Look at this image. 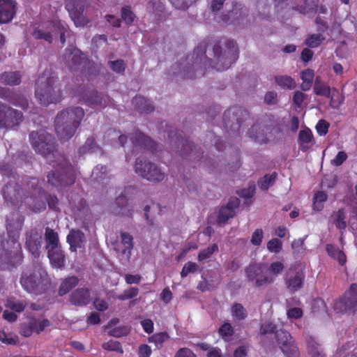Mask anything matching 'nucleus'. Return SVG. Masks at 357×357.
Masks as SVG:
<instances>
[{
    "label": "nucleus",
    "instance_id": "8",
    "mask_svg": "<svg viewBox=\"0 0 357 357\" xmlns=\"http://www.w3.org/2000/svg\"><path fill=\"white\" fill-rule=\"evenodd\" d=\"M168 137L170 139V143L172 145V149L174 146L181 145V151L174 150L176 152L178 151L179 155L184 159L190 160L192 161H199L202 158L203 152L201 151L199 148H197L195 144L189 141L188 139H183L182 134L183 132L178 130L176 128L172 129V128L167 131Z\"/></svg>",
    "mask_w": 357,
    "mask_h": 357
},
{
    "label": "nucleus",
    "instance_id": "64",
    "mask_svg": "<svg viewBox=\"0 0 357 357\" xmlns=\"http://www.w3.org/2000/svg\"><path fill=\"white\" fill-rule=\"evenodd\" d=\"M174 357H197V356L190 349L183 347L176 352Z\"/></svg>",
    "mask_w": 357,
    "mask_h": 357
},
{
    "label": "nucleus",
    "instance_id": "63",
    "mask_svg": "<svg viewBox=\"0 0 357 357\" xmlns=\"http://www.w3.org/2000/svg\"><path fill=\"white\" fill-rule=\"evenodd\" d=\"M284 268V266L282 262L274 261L269 265L268 271L271 275H278L283 271Z\"/></svg>",
    "mask_w": 357,
    "mask_h": 357
},
{
    "label": "nucleus",
    "instance_id": "40",
    "mask_svg": "<svg viewBox=\"0 0 357 357\" xmlns=\"http://www.w3.org/2000/svg\"><path fill=\"white\" fill-rule=\"evenodd\" d=\"M313 138V135L310 129L305 128L300 130L298 133V141L301 142V149L303 151H305L307 149V146L303 145V144H309L311 142Z\"/></svg>",
    "mask_w": 357,
    "mask_h": 357
},
{
    "label": "nucleus",
    "instance_id": "32",
    "mask_svg": "<svg viewBox=\"0 0 357 357\" xmlns=\"http://www.w3.org/2000/svg\"><path fill=\"white\" fill-rule=\"evenodd\" d=\"M333 222L335 227L340 230H344L347 228V222L345 221L346 215L344 208H340L333 214Z\"/></svg>",
    "mask_w": 357,
    "mask_h": 357
},
{
    "label": "nucleus",
    "instance_id": "30",
    "mask_svg": "<svg viewBox=\"0 0 357 357\" xmlns=\"http://www.w3.org/2000/svg\"><path fill=\"white\" fill-rule=\"evenodd\" d=\"M275 83L282 89H294L296 83L294 78L289 75H277L275 77Z\"/></svg>",
    "mask_w": 357,
    "mask_h": 357
},
{
    "label": "nucleus",
    "instance_id": "29",
    "mask_svg": "<svg viewBox=\"0 0 357 357\" xmlns=\"http://www.w3.org/2000/svg\"><path fill=\"white\" fill-rule=\"evenodd\" d=\"M356 305L347 297H345L344 294L339 299L336 300L333 304V309L337 312H346L354 309Z\"/></svg>",
    "mask_w": 357,
    "mask_h": 357
},
{
    "label": "nucleus",
    "instance_id": "21",
    "mask_svg": "<svg viewBox=\"0 0 357 357\" xmlns=\"http://www.w3.org/2000/svg\"><path fill=\"white\" fill-rule=\"evenodd\" d=\"M305 279V275L303 271H296L285 278L286 287L290 293L294 294L303 288Z\"/></svg>",
    "mask_w": 357,
    "mask_h": 357
},
{
    "label": "nucleus",
    "instance_id": "61",
    "mask_svg": "<svg viewBox=\"0 0 357 357\" xmlns=\"http://www.w3.org/2000/svg\"><path fill=\"white\" fill-rule=\"evenodd\" d=\"M303 315V311L301 307H294L287 310V316L289 319H298Z\"/></svg>",
    "mask_w": 357,
    "mask_h": 357
},
{
    "label": "nucleus",
    "instance_id": "50",
    "mask_svg": "<svg viewBox=\"0 0 357 357\" xmlns=\"http://www.w3.org/2000/svg\"><path fill=\"white\" fill-rule=\"evenodd\" d=\"M108 66L116 73L123 75L126 70V65L123 59L109 61Z\"/></svg>",
    "mask_w": 357,
    "mask_h": 357
},
{
    "label": "nucleus",
    "instance_id": "44",
    "mask_svg": "<svg viewBox=\"0 0 357 357\" xmlns=\"http://www.w3.org/2000/svg\"><path fill=\"white\" fill-rule=\"evenodd\" d=\"M219 335L224 340H227L228 338L232 337L234 334V329L231 324L229 322H225L218 329Z\"/></svg>",
    "mask_w": 357,
    "mask_h": 357
},
{
    "label": "nucleus",
    "instance_id": "53",
    "mask_svg": "<svg viewBox=\"0 0 357 357\" xmlns=\"http://www.w3.org/2000/svg\"><path fill=\"white\" fill-rule=\"evenodd\" d=\"M0 341L6 344L15 345L17 342V338L16 336H13L12 333L1 330L0 331Z\"/></svg>",
    "mask_w": 357,
    "mask_h": 357
},
{
    "label": "nucleus",
    "instance_id": "34",
    "mask_svg": "<svg viewBox=\"0 0 357 357\" xmlns=\"http://www.w3.org/2000/svg\"><path fill=\"white\" fill-rule=\"evenodd\" d=\"M231 314L238 320H244L248 317V312L244 306L238 303H234L231 305Z\"/></svg>",
    "mask_w": 357,
    "mask_h": 357
},
{
    "label": "nucleus",
    "instance_id": "15",
    "mask_svg": "<svg viewBox=\"0 0 357 357\" xmlns=\"http://www.w3.org/2000/svg\"><path fill=\"white\" fill-rule=\"evenodd\" d=\"M84 3L85 0H68L66 3L70 16L77 27H83L89 22L88 18L83 15Z\"/></svg>",
    "mask_w": 357,
    "mask_h": 357
},
{
    "label": "nucleus",
    "instance_id": "37",
    "mask_svg": "<svg viewBox=\"0 0 357 357\" xmlns=\"http://www.w3.org/2000/svg\"><path fill=\"white\" fill-rule=\"evenodd\" d=\"M277 177V174L273 172L271 174H266L264 177L258 180L259 188L262 190H267L271 186Z\"/></svg>",
    "mask_w": 357,
    "mask_h": 357
},
{
    "label": "nucleus",
    "instance_id": "13",
    "mask_svg": "<svg viewBox=\"0 0 357 357\" xmlns=\"http://www.w3.org/2000/svg\"><path fill=\"white\" fill-rule=\"evenodd\" d=\"M63 61L72 71L84 68L86 64H90L86 55L76 47L66 49Z\"/></svg>",
    "mask_w": 357,
    "mask_h": 357
},
{
    "label": "nucleus",
    "instance_id": "56",
    "mask_svg": "<svg viewBox=\"0 0 357 357\" xmlns=\"http://www.w3.org/2000/svg\"><path fill=\"white\" fill-rule=\"evenodd\" d=\"M329 127L330 123L327 121L320 119L316 126L317 132L320 136H325L328 132Z\"/></svg>",
    "mask_w": 357,
    "mask_h": 357
},
{
    "label": "nucleus",
    "instance_id": "55",
    "mask_svg": "<svg viewBox=\"0 0 357 357\" xmlns=\"http://www.w3.org/2000/svg\"><path fill=\"white\" fill-rule=\"evenodd\" d=\"M8 307L16 312H21L24 311L27 306V303L24 301H13L9 300L7 304Z\"/></svg>",
    "mask_w": 357,
    "mask_h": 357
},
{
    "label": "nucleus",
    "instance_id": "14",
    "mask_svg": "<svg viewBox=\"0 0 357 357\" xmlns=\"http://www.w3.org/2000/svg\"><path fill=\"white\" fill-rule=\"evenodd\" d=\"M275 336L278 344L287 357H298V347L288 331L282 329L277 331Z\"/></svg>",
    "mask_w": 357,
    "mask_h": 357
},
{
    "label": "nucleus",
    "instance_id": "24",
    "mask_svg": "<svg viewBox=\"0 0 357 357\" xmlns=\"http://www.w3.org/2000/svg\"><path fill=\"white\" fill-rule=\"evenodd\" d=\"M115 205L116 206L114 208L115 214L130 218L132 216V209L130 208L128 199L123 195L116 199Z\"/></svg>",
    "mask_w": 357,
    "mask_h": 357
},
{
    "label": "nucleus",
    "instance_id": "59",
    "mask_svg": "<svg viewBox=\"0 0 357 357\" xmlns=\"http://www.w3.org/2000/svg\"><path fill=\"white\" fill-rule=\"evenodd\" d=\"M345 297H347L354 304L357 305V284L353 283L351 284L348 291L344 294Z\"/></svg>",
    "mask_w": 357,
    "mask_h": 357
},
{
    "label": "nucleus",
    "instance_id": "36",
    "mask_svg": "<svg viewBox=\"0 0 357 357\" xmlns=\"http://www.w3.org/2000/svg\"><path fill=\"white\" fill-rule=\"evenodd\" d=\"M169 338V335L167 332H160L153 334L149 338L150 342L155 344L157 349H160L165 342Z\"/></svg>",
    "mask_w": 357,
    "mask_h": 357
},
{
    "label": "nucleus",
    "instance_id": "35",
    "mask_svg": "<svg viewBox=\"0 0 357 357\" xmlns=\"http://www.w3.org/2000/svg\"><path fill=\"white\" fill-rule=\"evenodd\" d=\"M328 195L324 191L317 192L313 197V209L320 211L324 208V203L327 200Z\"/></svg>",
    "mask_w": 357,
    "mask_h": 357
},
{
    "label": "nucleus",
    "instance_id": "38",
    "mask_svg": "<svg viewBox=\"0 0 357 357\" xmlns=\"http://www.w3.org/2000/svg\"><path fill=\"white\" fill-rule=\"evenodd\" d=\"M45 240L47 246L50 248L59 247V236L53 229L47 227L45 229Z\"/></svg>",
    "mask_w": 357,
    "mask_h": 357
},
{
    "label": "nucleus",
    "instance_id": "31",
    "mask_svg": "<svg viewBox=\"0 0 357 357\" xmlns=\"http://www.w3.org/2000/svg\"><path fill=\"white\" fill-rule=\"evenodd\" d=\"M79 280L76 276H70L66 278L60 285L59 294L63 296L68 294L73 287L78 284Z\"/></svg>",
    "mask_w": 357,
    "mask_h": 357
},
{
    "label": "nucleus",
    "instance_id": "11",
    "mask_svg": "<svg viewBox=\"0 0 357 357\" xmlns=\"http://www.w3.org/2000/svg\"><path fill=\"white\" fill-rule=\"evenodd\" d=\"M23 120L21 111L0 102V129H13L19 126Z\"/></svg>",
    "mask_w": 357,
    "mask_h": 357
},
{
    "label": "nucleus",
    "instance_id": "3",
    "mask_svg": "<svg viewBox=\"0 0 357 357\" xmlns=\"http://www.w3.org/2000/svg\"><path fill=\"white\" fill-rule=\"evenodd\" d=\"M6 222L8 239L4 241L0 234V269L3 271L15 268L23 259L19 237L24 220L17 213H13L6 217Z\"/></svg>",
    "mask_w": 357,
    "mask_h": 357
},
{
    "label": "nucleus",
    "instance_id": "42",
    "mask_svg": "<svg viewBox=\"0 0 357 357\" xmlns=\"http://www.w3.org/2000/svg\"><path fill=\"white\" fill-rule=\"evenodd\" d=\"M234 215L235 211H232L226 206H222L218 212L217 222L218 224L225 223Z\"/></svg>",
    "mask_w": 357,
    "mask_h": 357
},
{
    "label": "nucleus",
    "instance_id": "51",
    "mask_svg": "<svg viewBox=\"0 0 357 357\" xmlns=\"http://www.w3.org/2000/svg\"><path fill=\"white\" fill-rule=\"evenodd\" d=\"M135 17V14L132 11L130 6H124L121 8V18L126 24H131Z\"/></svg>",
    "mask_w": 357,
    "mask_h": 357
},
{
    "label": "nucleus",
    "instance_id": "41",
    "mask_svg": "<svg viewBox=\"0 0 357 357\" xmlns=\"http://www.w3.org/2000/svg\"><path fill=\"white\" fill-rule=\"evenodd\" d=\"M325 40V37L321 33L310 34L305 39V44L310 48L319 47Z\"/></svg>",
    "mask_w": 357,
    "mask_h": 357
},
{
    "label": "nucleus",
    "instance_id": "12",
    "mask_svg": "<svg viewBox=\"0 0 357 357\" xmlns=\"http://www.w3.org/2000/svg\"><path fill=\"white\" fill-rule=\"evenodd\" d=\"M264 264L251 263L245 269V277L249 282L255 283V287H260L274 282L271 276L264 274Z\"/></svg>",
    "mask_w": 357,
    "mask_h": 357
},
{
    "label": "nucleus",
    "instance_id": "22",
    "mask_svg": "<svg viewBox=\"0 0 357 357\" xmlns=\"http://www.w3.org/2000/svg\"><path fill=\"white\" fill-rule=\"evenodd\" d=\"M120 236L121 243L117 247H114V250L129 260L134 248L133 238L130 234L124 231H121Z\"/></svg>",
    "mask_w": 357,
    "mask_h": 357
},
{
    "label": "nucleus",
    "instance_id": "19",
    "mask_svg": "<svg viewBox=\"0 0 357 357\" xmlns=\"http://www.w3.org/2000/svg\"><path fill=\"white\" fill-rule=\"evenodd\" d=\"M0 98H2L10 104L26 109L29 107L28 100L22 96L11 91L8 88L0 86Z\"/></svg>",
    "mask_w": 357,
    "mask_h": 357
},
{
    "label": "nucleus",
    "instance_id": "4",
    "mask_svg": "<svg viewBox=\"0 0 357 357\" xmlns=\"http://www.w3.org/2000/svg\"><path fill=\"white\" fill-rule=\"evenodd\" d=\"M28 192H24L18 183L14 181H8L3 188L2 195L5 202L12 205L26 202V199L33 200L32 211L38 213L46 209V204L40 199L45 194V190L39 186L38 180L31 178L26 183Z\"/></svg>",
    "mask_w": 357,
    "mask_h": 357
},
{
    "label": "nucleus",
    "instance_id": "47",
    "mask_svg": "<svg viewBox=\"0 0 357 357\" xmlns=\"http://www.w3.org/2000/svg\"><path fill=\"white\" fill-rule=\"evenodd\" d=\"M218 250V246L217 244L213 243L212 245L204 248L199 251L197 259L199 261H204L210 258L213 254Z\"/></svg>",
    "mask_w": 357,
    "mask_h": 357
},
{
    "label": "nucleus",
    "instance_id": "2",
    "mask_svg": "<svg viewBox=\"0 0 357 357\" xmlns=\"http://www.w3.org/2000/svg\"><path fill=\"white\" fill-rule=\"evenodd\" d=\"M225 45V49L222 52L220 43L214 45L213 50L215 61L214 65L212 66V59L206 56V43L205 42L199 43L194 50L192 55L193 63L184 66L182 70L183 77L185 79H194L195 77V66L202 63L205 66L208 65L217 71H224L228 69L238 59V48L236 42L234 40H226Z\"/></svg>",
    "mask_w": 357,
    "mask_h": 357
},
{
    "label": "nucleus",
    "instance_id": "28",
    "mask_svg": "<svg viewBox=\"0 0 357 357\" xmlns=\"http://www.w3.org/2000/svg\"><path fill=\"white\" fill-rule=\"evenodd\" d=\"M22 75L19 71H8L0 74V83L8 86L19 85Z\"/></svg>",
    "mask_w": 357,
    "mask_h": 357
},
{
    "label": "nucleus",
    "instance_id": "16",
    "mask_svg": "<svg viewBox=\"0 0 357 357\" xmlns=\"http://www.w3.org/2000/svg\"><path fill=\"white\" fill-rule=\"evenodd\" d=\"M130 139L136 149H144L155 152L157 150V144L151 137L144 135L139 130H136L130 135Z\"/></svg>",
    "mask_w": 357,
    "mask_h": 357
},
{
    "label": "nucleus",
    "instance_id": "60",
    "mask_svg": "<svg viewBox=\"0 0 357 357\" xmlns=\"http://www.w3.org/2000/svg\"><path fill=\"white\" fill-rule=\"evenodd\" d=\"M45 199L50 209L55 211L59 210V200L56 195L50 194L47 196H46Z\"/></svg>",
    "mask_w": 357,
    "mask_h": 357
},
{
    "label": "nucleus",
    "instance_id": "27",
    "mask_svg": "<svg viewBox=\"0 0 357 357\" xmlns=\"http://www.w3.org/2000/svg\"><path fill=\"white\" fill-rule=\"evenodd\" d=\"M132 104L140 113L148 114L154 110V107L151 101L140 95L136 96L132 99Z\"/></svg>",
    "mask_w": 357,
    "mask_h": 357
},
{
    "label": "nucleus",
    "instance_id": "7",
    "mask_svg": "<svg viewBox=\"0 0 357 357\" xmlns=\"http://www.w3.org/2000/svg\"><path fill=\"white\" fill-rule=\"evenodd\" d=\"M20 284L27 292L41 295L47 291L51 281L45 268L37 264L22 273Z\"/></svg>",
    "mask_w": 357,
    "mask_h": 357
},
{
    "label": "nucleus",
    "instance_id": "57",
    "mask_svg": "<svg viewBox=\"0 0 357 357\" xmlns=\"http://www.w3.org/2000/svg\"><path fill=\"white\" fill-rule=\"evenodd\" d=\"M197 269V266L195 262L188 261L184 264L181 272V277L184 278L187 277L189 273L196 272Z\"/></svg>",
    "mask_w": 357,
    "mask_h": 357
},
{
    "label": "nucleus",
    "instance_id": "39",
    "mask_svg": "<svg viewBox=\"0 0 357 357\" xmlns=\"http://www.w3.org/2000/svg\"><path fill=\"white\" fill-rule=\"evenodd\" d=\"M165 10V6L160 0H149L147 10L153 13L158 17H161Z\"/></svg>",
    "mask_w": 357,
    "mask_h": 357
},
{
    "label": "nucleus",
    "instance_id": "23",
    "mask_svg": "<svg viewBox=\"0 0 357 357\" xmlns=\"http://www.w3.org/2000/svg\"><path fill=\"white\" fill-rule=\"evenodd\" d=\"M90 292L87 288H78L70 295L69 301L75 306H85L90 303Z\"/></svg>",
    "mask_w": 357,
    "mask_h": 357
},
{
    "label": "nucleus",
    "instance_id": "62",
    "mask_svg": "<svg viewBox=\"0 0 357 357\" xmlns=\"http://www.w3.org/2000/svg\"><path fill=\"white\" fill-rule=\"evenodd\" d=\"M259 331L261 335L275 334L276 326L271 321L265 322L261 325Z\"/></svg>",
    "mask_w": 357,
    "mask_h": 357
},
{
    "label": "nucleus",
    "instance_id": "17",
    "mask_svg": "<svg viewBox=\"0 0 357 357\" xmlns=\"http://www.w3.org/2000/svg\"><path fill=\"white\" fill-rule=\"evenodd\" d=\"M42 243V234L36 229H31L26 232L25 246L35 258L40 256Z\"/></svg>",
    "mask_w": 357,
    "mask_h": 357
},
{
    "label": "nucleus",
    "instance_id": "1",
    "mask_svg": "<svg viewBox=\"0 0 357 357\" xmlns=\"http://www.w3.org/2000/svg\"><path fill=\"white\" fill-rule=\"evenodd\" d=\"M29 141L35 151L45 157L54 169L47 175L50 185L63 188L75 183V168L63 154L58 152L56 140L52 135L44 130L32 131L29 134Z\"/></svg>",
    "mask_w": 357,
    "mask_h": 357
},
{
    "label": "nucleus",
    "instance_id": "6",
    "mask_svg": "<svg viewBox=\"0 0 357 357\" xmlns=\"http://www.w3.org/2000/svg\"><path fill=\"white\" fill-rule=\"evenodd\" d=\"M57 77L51 69L45 70L36 83L35 95L43 106L57 103L61 100V91L57 84Z\"/></svg>",
    "mask_w": 357,
    "mask_h": 357
},
{
    "label": "nucleus",
    "instance_id": "33",
    "mask_svg": "<svg viewBox=\"0 0 357 357\" xmlns=\"http://www.w3.org/2000/svg\"><path fill=\"white\" fill-rule=\"evenodd\" d=\"M98 148L96 142L93 137H89L84 144L78 150L79 156H82L88 153H93Z\"/></svg>",
    "mask_w": 357,
    "mask_h": 357
},
{
    "label": "nucleus",
    "instance_id": "46",
    "mask_svg": "<svg viewBox=\"0 0 357 357\" xmlns=\"http://www.w3.org/2000/svg\"><path fill=\"white\" fill-rule=\"evenodd\" d=\"M36 329V319H31L29 323L22 324L20 326V334L26 337H30Z\"/></svg>",
    "mask_w": 357,
    "mask_h": 357
},
{
    "label": "nucleus",
    "instance_id": "54",
    "mask_svg": "<svg viewBox=\"0 0 357 357\" xmlns=\"http://www.w3.org/2000/svg\"><path fill=\"white\" fill-rule=\"evenodd\" d=\"M266 246L269 252L279 253L282 249V242L277 238H273L268 241Z\"/></svg>",
    "mask_w": 357,
    "mask_h": 357
},
{
    "label": "nucleus",
    "instance_id": "48",
    "mask_svg": "<svg viewBox=\"0 0 357 357\" xmlns=\"http://www.w3.org/2000/svg\"><path fill=\"white\" fill-rule=\"evenodd\" d=\"M102 347L103 349L107 351H116L119 354L123 353V349L121 346V344L119 341L112 340H109L108 342L102 343Z\"/></svg>",
    "mask_w": 357,
    "mask_h": 357
},
{
    "label": "nucleus",
    "instance_id": "26",
    "mask_svg": "<svg viewBox=\"0 0 357 357\" xmlns=\"http://www.w3.org/2000/svg\"><path fill=\"white\" fill-rule=\"evenodd\" d=\"M47 255L50 263L54 267L61 268L64 266L65 255L60 247L50 248Z\"/></svg>",
    "mask_w": 357,
    "mask_h": 357
},
{
    "label": "nucleus",
    "instance_id": "5",
    "mask_svg": "<svg viewBox=\"0 0 357 357\" xmlns=\"http://www.w3.org/2000/svg\"><path fill=\"white\" fill-rule=\"evenodd\" d=\"M80 107H72L59 112L54 119L56 132L61 140H68L76 132L84 116Z\"/></svg>",
    "mask_w": 357,
    "mask_h": 357
},
{
    "label": "nucleus",
    "instance_id": "20",
    "mask_svg": "<svg viewBox=\"0 0 357 357\" xmlns=\"http://www.w3.org/2000/svg\"><path fill=\"white\" fill-rule=\"evenodd\" d=\"M17 3L13 0H0V24H8L14 18Z\"/></svg>",
    "mask_w": 357,
    "mask_h": 357
},
{
    "label": "nucleus",
    "instance_id": "43",
    "mask_svg": "<svg viewBox=\"0 0 357 357\" xmlns=\"http://www.w3.org/2000/svg\"><path fill=\"white\" fill-rule=\"evenodd\" d=\"M314 92L317 96H322L326 98L331 96V88L324 83L319 82L317 79L314 85Z\"/></svg>",
    "mask_w": 357,
    "mask_h": 357
},
{
    "label": "nucleus",
    "instance_id": "45",
    "mask_svg": "<svg viewBox=\"0 0 357 357\" xmlns=\"http://www.w3.org/2000/svg\"><path fill=\"white\" fill-rule=\"evenodd\" d=\"M307 342L310 349L309 352L312 357H324V354L322 353V351L319 350V345L314 338L309 337Z\"/></svg>",
    "mask_w": 357,
    "mask_h": 357
},
{
    "label": "nucleus",
    "instance_id": "58",
    "mask_svg": "<svg viewBox=\"0 0 357 357\" xmlns=\"http://www.w3.org/2000/svg\"><path fill=\"white\" fill-rule=\"evenodd\" d=\"M172 6L176 9H187L190 4L197 0H169Z\"/></svg>",
    "mask_w": 357,
    "mask_h": 357
},
{
    "label": "nucleus",
    "instance_id": "10",
    "mask_svg": "<svg viewBox=\"0 0 357 357\" xmlns=\"http://www.w3.org/2000/svg\"><path fill=\"white\" fill-rule=\"evenodd\" d=\"M135 170L139 176L150 181L160 182L165 178V174L155 164L144 158H137Z\"/></svg>",
    "mask_w": 357,
    "mask_h": 357
},
{
    "label": "nucleus",
    "instance_id": "18",
    "mask_svg": "<svg viewBox=\"0 0 357 357\" xmlns=\"http://www.w3.org/2000/svg\"><path fill=\"white\" fill-rule=\"evenodd\" d=\"M79 98V102L87 106H102L105 104V99L101 93L93 90H82L75 94Z\"/></svg>",
    "mask_w": 357,
    "mask_h": 357
},
{
    "label": "nucleus",
    "instance_id": "25",
    "mask_svg": "<svg viewBox=\"0 0 357 357\" xmlns=\"http://www.w3.org/2000/svg\"><path fill=\"white\" fill-rule=\"evenodd\" d=\"M67 242L70 245L72 251H76L77 248L83 246L84 243V234L80 230H71L67 236Z\"/></svg>",
    "mask_w": 357,
    "mask_h": 357
},
{
    "label": "nucleus",
    "instance_id": "9",
    "mask_svg": "<svg viewBox=\"0 0 357 357\" xmlns=\"http://www.w3.org/2000/svg\"><path fill=\"white\" fill-rule=\"evenodd\" d=\"M248 117V112L239 106L228 109L223 114V124L227 132L238 135L242 123Z\"/></svg>",
    "mask_w": 357,
    "mask_h": 357
},
{
    "label": "nucleus",
    "instance_id": "52",
    "mask_svg": "<svg viewBox=\"0 0 357 357\" xmlns=\"http://www.w3.org/2000/svg\"><path fill=\"white\" fill-rule=\"evenodd\" d=\"M33 37L36 40H44L50 43L52 42L53 38L50 32L45 31L36 28L32 33Z\"/></svg>",
    "mask_w": 357,
    "mask_h": 357
},
{
    "label": "nucleus",
    "instance_id": "49",
    "mask_svg": "<svg viewBox=\"0 0 357 357\" xmlns=\"http://www.w3.org/2000/svg\"><path fill=\"white\" fill-rule=\"evenodd\" d=\"M139 290L137 287H131L117 296V298L120 301H126L128 299H132L138 296Z\"/></svg>",
    "mask_w": 357,
    "mask_h": 357
}]
</instances>
